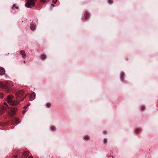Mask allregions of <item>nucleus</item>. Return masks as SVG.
<instances>
[{
  "label": "nucleus",
  "instance_id": "nucleus-4",
  "mask_svg": "<svg viewBox=\"0 0 158 158\" xmlns=\"http://www.w3.org/2000/svg\"><path fill=\"white\" fill-rule=\"evenodd\" d=\"M24 94V93L23 91L19 90L16 93V96L17 97H20L21 96H22Z\"/></svg>",
  "mask_w": 158,
  "mask_h": 158
},
{
  "label": "nucleus",
  "instance_id": "nucleus-23",
  "mask_svg": "<svg viewBox=\"0 0 158 158\" xmlns=\"http://www.w3.org/2000/svg\"><path fill=\"white\" fill-rule=\"evenodd\" d=\"M4 104L7 107H8V105H7V103H6L5 102V103H4Z\"/></svg>",
  "mask_w": 158,
  "mask_h": 158
},
{
  "label": "nucleus",
  "instance_id": "nucleus-18",
  "mask_svg": "<svg viewBox=\"0 0 158 158\" xmlns=\"http://www.w3.org/2000/svg\"><path fill=\"white\" fill-rule=\"evenodd\" d=\"M141 109H142V110H144V109H145V107H144V106H141Z\"/></svg>",
  "mask_w": 158,
  "mask_h": 158
},
{
  "label": "nucleus",
  "instance_id": "nucleus-27",
  "mask_svg": "<svg viewBox=\"0 0 158 158\" xmlns=\"http://www.w3.org/2000/svg\"><path fill=\"white\" fill-rule=\"evenodd\" d=\"M15 4H14L13 5V7H15Z\"/></svg>",
  "mask_w": 158,
  "mask_h": 158
},
{
  "label": "nucleus",
  "instance_id": "nucleus-25",
  "mask_svg": "<svg viewBox=\"0 0 158 158\" xmlns=\"http://www.w3.org/2000/svg\"><path fill=\"white\" fill-rule=\"evenodd\" d=\"M3 84H2V82L1 81H0V85H3Z\"/></svg>",
  "mask_w": 158,
  "mask_h": 158
},
{
  "label": "nucleus",
  "instance_id": "nucleus-21",
  "mask_svg": "<svg viewBox=\"0 0 158 158\" xmlns=\"http://www.w3.org/2000/svg\"><path fill=\"white\" fill-rule=\"evenodd\" d=\"M56 2H57V0H56V1H54V0H53V2H54V3H55V4L56 3Z\"/></svg>",
  "mask_w": 158,
  "mask_h": 158
},
{
  "label": "nucleus",
  "instance_id": "nucleus-12",
  "mask_svg": "<svg viewBox=\"0 0 158 158\" xmlns=\"http://www.w3.org/2000/svg\"><path fill=\"white\" fill-rule=\"evenodd\" d=\"M108 2L109 4H111L113 3L112 0H108L107 1Z\"/></svg>",
  "mask_w": 158,
  "mask_h": 158
},
{
  "label": "nucleus",
  "instance_id": "nucleus-20",
  "mask_svg": "<svg viewBox=\"0 0 158 158\" xmlns=\"http://www.w3.org/2000/svg\"><path fill=\"white\" fill-rule=\"evenodd\" d=\"M10 90H9L8 89H7V90H6V92H10Z\"/></svg>",
  "mask_w": 158,
  "mask_h": 158
},
{
  "label": "nucleus",
  "instance_id": "nucleus-11",
  "mask_svg": "<svg viewBox=\"0 0 158 158\" xmlns=\"http://www.w3.org/2000/svg\"><path fill=\"white\" fill-rule=\"evenodd\" d=\"M11 158H18V157L16 155H12L11 156Z\"/></svg>",
  "mask_w": 158,
  "mask_h": 158
},
{
  "label": "nucleus",
  "instance_id": "nucleus-19",
  "mask_svg": "<svg viewBox=\"0 0 158 158\" xmlns=\"http://www.w3.org/2000/svg\"><path fill=\"white\" fill-rule=\"evenodd\" d=\"M107 142V139L106 138H105L104 139V143H106Z\"/></svg>",
  "mask_w": 158,
  "mask_h": 158
},
{
  "label": "nucleus",
  "instance_id": "nucleus-3",
  "mask_svg": "<svg viewBox=\"0 0 158 158\" xmlns=\"http://www.w3.org/2000/svg\"><path fill=\"white\" fill-rule=\"evenodd\" d=\"M14 97L13 96L11 95H8L7 97V98L6 99V101L8 102V103L9 104H10V102L12 101V99H13Z\"/></svg>",
  "mask_w": 158,
  "mask_h": 158
},
{
  "label": "nucleus",
  "instance_id": "nucleus-14",
  "mask_svg": "<svg viewBox=\"0 0 158 158\" xmlns=\"http://www.w3.org/2000/svg\"><path fill=\"white\" fill-rule=\"evenodd\" d=\"M89 138V136L87 135H85V140H88Z\"/></svg>",
  "mask_w": 158,
  "mask_h": 158
},
{
  "label": "nucleus",
  "instance_id": "nucleus-24",
  "mask_svg": "<svg viewBox=\"0 0 158 158\" xmlns=\"http://www.w3.org/2000/svg\"><path fill=\"white\" fill-rule=\"evenodd\" d=\"M41 0L42 2H44L45 1V0Z\"/></svg>",
  "mask_w": 158,
  "mask_h": 158
},
{
  "label": "nucleus",
  "instance_id": "nucleus-1",
  "mask_svg": "<svg viewBox=\"0 0 158 158\" xmlns=\"http://www.w3.org/2000/svg\"><path fill=\"white\" fill-rule=\"evenodd\" d=\"M27 1L25 6L27 7L31 8L35 6V0H26Z\"/></svg>",
  "mask_w": 158,
  "mask_h": 158
},
{
  "label": "nucleus",
  "instance_id": "nucleus-9",
  "mask_svg": "<svg viewBox=\"0 0 158 158\" xmlns=\"http://www.w3.org/2000/svg\"><path fill=\"white\" fill-rule=\"evenodd\" d=\"M36 26L33 23H32L31 24L30 28L31 30L33 31L35 29Z\"/></svg>",
  "mask_w": 158,
  "mask_h": 158
},
{
  "label": "nucleus",
  "instance_id": "nucleus-10",
  "mask_svg": "<svg viewBox=\"0 0 158 158\" xmlns=\"http://www.w3.org/2000/svg\"><path fill=\"white\" fill-rule=\"evenodd\" d=\"M20 53L21 55L23 58L25 56V54L24 51H21L20 52Z\"/></svg>",
  "mask_w": 158,
  "mask_h": 158
},
{
  "label": "nucleus",
  "instance_id": "nucleus-28",
  "mask_svg": "<svg viewBox=\"0 0 158 158\" xmlns=\"http://www.w3.org/2000/svg\"><path fill=\"white\" fill-rule=\"evenodd\" d=\"M85 17L86 18V14H85Z\"/></svg>",
  "mask_w": 158,
  "mask_h": 158
},
{
  "label": "nucleus",
  "instance_id": "nucleus-15",
  "mask_svg": "<svg viewBox=\"0 0 158 158\" xmlns=\"http://www.w3.org/2000/svg\"><path fill=\"white\" fill-rule=\"evenodd\" d=\"M46 55H42V58L43 59H46Z\"/></svg>",
  "mask_w": 158,
  "mask_h": 158
},
{
  "label": "nucleus",
  "instance_id": "nucleus-6",
  "mask_svg": "<svg viewBox=\"0 0 158 158\" xmlns=\"http://www.w3.org/2000/svg\"><path fill=\"white\" fill-rule=\"evenodd\" d=\"M35 94L34 93H31L30 97V100L32 101L35 98Z\"/></svg>",
  "mask_w": 158,
  "mask_h": 158
},
{
  "label": "nucleus",
  "instance_id": "nucleus-8",
  "mask_svg": "<svg viewBox=\"0 0 158 158\" xmlns=\"http://www.w3.org/2000/svg\"><path fill=\"white\" fill-rule=\"evenodd\" d=\"M30 152H25L23 154V156L25 158H26L29 155Z\"/></svg>",
  "mask_w": 158,
  "mask_h": 158
},
{
  "label": "nucleus",
  "instance_id": "nucleus-30",
  "mask_svg": "<svg viewBox=\"0 0 158 158\" xmlns=\"http://www.w3.org/2000/svg\"><path fill=\"white\" fill-rule=\"evenodd\" d=\"M52 6H54L53 4H52Z\"/></svg>",
  "mask_w": 158,
  "mask_h": 158
},
{
  "label": "nucleus",
  "instance_id": "nucleus-29",
  "mask_svg": "<svg viewBox=\"0 0 158 158\" xmlns=\"http://www.w3.org/2000/svg\"><path fill=\"white\" fill-rule=\"evenodd\" d=\"M16 8L17 9H18V7H16Z\"/></svg>",
  "mask_w": 158,
  "mask_h": 158
},
{
  "label": "nucleus",
  "instance_id": "nucleus-7",
  "mask_svg": "<svg viewBox=\"0 0 158 158\" xmlns=\"http://www.w3.org/2000/svg\"><path fill=\"white\" fill-rule=\"evenodd\" d=\"M5 73V70L4 68L2 67L0 68V75H2Z\"/></svg>",
  "mask_w": 158,
  "mask_h": 158
},
{
  "label": "nucleus",
  "instance_id": "nucleus-22",
  "mask_svg": "<svg viewBox=\"0 0 158 158\" xmlns=\"http://www.w3.org/2000/svg\"><path fill=\"white\" fill-rule=\"evenodd\" d=\"M28 158H33V157L32 156H29Z\"/></svg>",
  "mask_w": 158,
  "mask_h": 158
},
{
  "label": "nucleus",
  "instance_id": "nucleus-2",
  "mask_svg": "<svg viewBox=\"0 0 158 158\" xmlns=\"http://www.w3.org/2000/svg\"><path fill=\"white\" fill-rule=\"evenodd\" d=\"M14 85L13 82L11 81H4L3 84V85L5 88H7L9 87L13 86Z\"/></svg>",
  "mask_w": 158,
  "mask_h": 158
},
{
  "label": "nucleus",
  "instance_id": "nucleus-13",
  "mask_svg": "<svg viewBox=\"0 0 158 158\" xmlns=\"http://www.w3.org/2000/svg\"><path fill=\"white\" fill-rule=\"evenodd\" d=\"M46 106L48 107H49L51 106V103H48L46 104Z\"/></svg>",
  "mask_w": 158,
  "mask_h": 158
},
{
  "label": "nucleus",
  "instance_id": "nucleus-5",
  "mask_svg": "<svg viewBox=\"0 0 158 158\" xmlns=\"http://www.w3.org/2000/svg\"><path fill=\"white\" fill-rule=\"evenodd\" d=\"M19 102L16 100H12L9 104L13 106H15L18 105L19 104Z\"/></svg>",
  "mask_w": 158,
  "mask_h": 158
},
{
  "label": "nucleus",
  "instance_id": "nucleus-17",
  "mask_svg": "<svg viewBox=\"0 0 158 158\" xmlns=\"http://www.w3.org/2000/svg\"><path fill=\"white\" fill-rule=\"evenodd\" d=\"M29 106V104H28L27 105L24 106L23 108L24 109H26L27 108V106Z\"/></svg>",
  "mask_w": 158,
  "mask_h": 158
},
{
  "label": "nucleus",
  "instance_id": "nucleus-26",
  "mask_svg": "<svg viewBox=\"0 0 158 158\" xmlns=\"http://www.w3.org/2000/svg\"><path fill=\"white\" fill-rule=\"evenodd\" d=\"M103 133H105V134H106V132L105 131H103Z\"/></svg>",
  "mask_w": 158,
  "mask_h": 158
},
{
  "label": "nucleus",
  "instance_id": "nucleus-16",
  "mask_svg": "<svg viewBox=\"0 0 158 158\" xmlns=\"http://www.w3.org/2000/svg\"><path fill=\"white\" fill-rule=\"evenodd\" d=\"M55 127L54 126H52L51 127V129L52 131H54L55 129Z\"/></svg>",
  "mask_w": 158,
  "mask_h": 158
}]
</instances>
